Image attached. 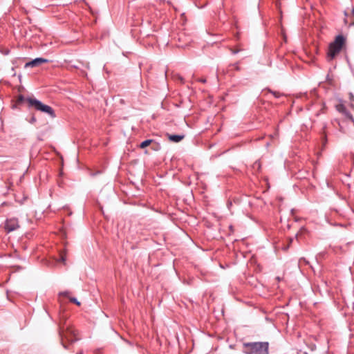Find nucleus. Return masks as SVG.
Listing matches in <instances>:
<instances>
[{"mask_svg": "<svg viewBox=\"0 0 354 354\" xmlns=\"http://www.w3.org/2000/svg\"><path fill=\"white\" fill-rule=\"evenodd\" d=\"M346 45V38L342 35H338L335 40L329 44L327 57L329 61L333 60Z\"/></svg>", "mask_w": 354, "mask_h": 354, "instance_id": "nucleus-1", "label": "nucleus"}, {"mask_svg": "<svg viewBox=\"0 0 354 354\" xmlns=\"http://www.w3.org/2000/svg\"><path fill=\"white\" fill-rule=\"evenodd\" d=\"M248 354H268L269 343L268 342H247L243 344Z\"/></svg>", "mask_w": 354, "mask_h": 354, "instance_id": "nucleus-2", "label": "nucleus"}, {"mask_svg": "<svg viewBox=\"0 0 354 354\" xmlns=\"http://www.w3.org/2000/svg\"><path fill=\"white\" fill-rule=\"evenodd\" d=\"M27 102L30 107H33L37 111L45 113L53 118L56 117L55 111L51 106L43 104L41 101L35 98L28 97Z\"/></svg>", "mask_w": 354, "mask_h": 354, "instance_id": "nucleus-3", "label": "nucleus"}, {"mask_svg": "<svg viewBox=\"0 0 354 354\" xmlns=\"http://www.w3.org/2000/svg\"><path fill=\"white\" fill-rule=\"evenodd\" d=\"M59 335L62 337V341L64 340V338L71 342L77 339V338L75 337V330L73 328L67 327L66 332H64L63 330H60Z\"/></svg>", "mask_w": 354, "mask_h": 354, "instance_id": "nucleus-4", "label": "nucleus"}, {"mask_svg": "<svg viewBox=\"0 0 354 354\" xmlns=\"http://www.w3.org/2000/svg\"><path fill=\"white\" fill-rule=\"evenodd\" d=\"M19 227L18 219L16 218H8L5 221L4 228L7 232L16 230Z\"/></svg>", "mask_w": 354, "mask_h": 354, "instance_id": "nucleus-5", "label": "nucleus"}, {"mask_svg": "<svg viewBox=\"0 0 354 354\" xmlns=\"http://www.w3.org/2000/svg\"><path fill=\"white\" fill-rule=\"evenodd\" d=\"M336 110L342 113L346 118L350 120L352 122H354V118L353 115L351 114V113L346 109V106L340 103L339 104L336 105Z\"/></svg>", "mask_w": 354, "mask_h": 354, "instance_id": "nucleus-6", "label": "nucleus"}, {"mask_svg": "<svg viewBox=\"0 0 354 354\" xmlns=\"http://www.w3.org/2000/svg\"><path fill=\"white\" fill-rule=\"evenodd\" d=\"M47 62H48V59L41 58V57H37L30 62H27L25 64L24 67L25 68H28V67L33 68V67L38 66L41 65V64L47 63Z\"/></svg>", "mask_w": 354, "mask_h": 354, "instance_id": "nucleus-7", "label": "nucleus"}, {"mask_svg": "<svg viewBox=\"0 0 354 354\" xmlns=\"http://www.w3.org/2000/svg\"><path fill=\"white\" fill-rule=\"evenodd\" d=\"M167 136L169 141L173 142H179L185 138L184 135H171L169 133L167 134Z\"/></svg>", "mask_w": 354, "mask_h": 354, "instance_id": "nucleus-8", "label": "nucleus"}, {"mask_svg": "<svg viewBox=\"0 0 354 354\" xmlns=\"http://www.w3.org/2000/svg\"><path fill=\"white\" fill-rule=\"evenodd\" d=\"M152 142L153 140H146L140 143V147L142 149L145 148L146 147L149 146Z\"/></svg>", "mask_w": 354, "mask_h": 354, "instance_id": "nucleus-9", "label": "nucleus"}, {"mask_svg": "<svg viewBox=\"0 0 354 354\" xmlns=\"http://www.w3.org/2000/svg\"><path fill=\"white\" fill-rule=\"evenodd\" d=\"M261 167V162L259 160L254 162L253 165H252V167L254 169H257V171H260Z\"/></svg>", "mask_w": 354, "mask_h": 354, "instance_id": "nucleus-10", "label": "nucleus"}, {"mask_svg": "<svg viewBox=\"0 0 354 354\" xmlns=\"http://www.w3.org/2000/svg\"><path fill=\"white\" fill-rule=\"evenodd\" d=\"M349 100L351 101L350 107L354 110V95L352 93H349Z\"/></svg>", "mask_w": 354, "mask_h": 354, "instance_id": "nucleus-11", "label": "nucleus"}, {"mask_svg": "<svg viewBox=\"0 0 354 354\" xmlns=\"http://www.w3.org/2000/svg\"><path fill=\"white\" fill-rule=\"evenodd\" d=\"M270 92L276 98H279L283 95V93H281L279 91H270Z\"/></svg>", "mask_w": 354, "mask_h": 354, "instance_id": "nucleus-12", "label": "nucleus"}, {"mask_svg": "<svg viewBox=\"0 0 354 354\" xmlns=\"http://www.w3.org/2000/svg\"><path fill=\"white\" fill-rule=\"evenodd\" d=\"M69 300L71 302L74 303L77 306H80V302L78 301L75 297H69Z\"/></svg>", "mask_w": 354, "mask_h": 354, "instance_id": "nucleus-13", "label": "nucleus"}, {"mask_svg": "<svg viewBox=\"0 0 354 354\" xmlns=\"http://www.w3.org/2000/svg\"><path fill=\"white\" fill-rule=\"evenodd\" d=\"M325 128H326V126H324L323 127V133H322V139H323V142H324V144H325L327 141V138H326V134L325 133Z\"/></svg>", "mask_w": 354, "mask_h": 354, "instance_id": "nucleus-14", "label": "nucleus"}, {"mask_svg": "<svg viewBox=\"0 0 354 354\" xmlns=\"http://www.w3.org/2000/svg\"><path fill=\"white\" fill-rule=\"evenodd\" d=\"M24 101H26V102H27V98L26 99V98H25L23 95H19L18 99H17V102H18L19 103H20V102H24Z\"/></svg>", "mask_w": 354, "mask_h": 354, "instance_id": "nucleus-15", "label": "nucleus"}, {"mask_svg": "<svg viewBox=\"0 0 354 354\" xmlns=\"http://www.w3.org/2000/svg\"><path fill=\"white\" fill-rule=\"evenodd\" d=\"M351 21L349 25L353 26L354 25V8L352 10V16L351 17Z\"/></svg>", "mask_w": 354, "mask_h": 354, "instance_id": "nucleus-16", "label": "nucleus"}, {"mask_svg": "<svg viewBox=\"0 0 354 354\" xmlns=\"http://www.w3.org/2000/svg\"><path fill=\"white\" fill-rule=\"evenodd\" d=\"M66 254H63L62 252H61L60 254V261H62L63 263L65 262L66 261Z\"/></svg>", "mask_w": 354, "mask_h": 354, "instance_id": "nucleus-17", "label": "nucleus"}, {"mask_svg": "<svg viewBox=\"0 0 354 354\" xmlns=\"http://www.w3.org/2000/svg\"><path fill=\"white\" fill-rule=\"evenodd\" d=\"M326 82H328L330 84H332L333 78L329 74H328L326 76Z\"/></svg>", "mask_w": 354, "mask_h": 354, "instance_id": "nucleus-18", "label": "nucleus"}, {"mask_svg": "<svg viewBox=\"0 0 354 354\" xmlns=\"http://www.w3.org/2000/svg\"><path fill=\"white\" fill-rule=\"evenodd\" d=\"M68 294H69V292H68V291H64V292H59V296L63 295V296L68 297Z\"/></svg>", "mask_w": 354, "mask_h": 354, "instance_id": "nucleus-19", "label": "nucleus"}, {"mask_svg": "<svg viewBox=\"0 0 354 354\" xmlns=\"http://www.w3.org/2000/svg\"><path fill=\"white\" fill-rule=\"evenodd\" d=\"M292 241H293V239H289V244L287 246L283 248L284 250H287L288 249V248L290 247V244L292 242Z\"/></svg>", "mask_w": 354, "mask_h": 354, "instance_id": "nucleus-20", "label": "nucleus"}, {"mask_svg": "<svg viewBox=\"0 0 354 354\" xmlns=\"http://www.w3.org/2000/svg\"><path fill=\"white\" fill-rule=\"evenodd\" d=\"M198 82H202V83H205L206 82V79L205 78H200L198 80Z\"/></svg>", "mask_w": 354, "mask_h": 354, "instance_id": "nucleus-21", "label": "nucleus"}, {"mask_svg": "<svg viewBox=\"0 0 354 354\" xmlns=\"http://www.w3.org/2000/svg\"><path fill=\"white\" fill-rule=\"evenodd\" d=\"M239 52V50H232V54H236Z\"/></svg>", "mask_w": 354, "mask_h": 354, "instance_id": "nucleus-22", "label": "nucleus"}, {"mask_svg": "<svg viewBox=\"0 0 354 354\" xmlns=\"http://www.w3.org/2000/svg\"><path fill=\"white\" fill-rule=\"evenodd\" d=\"M35 121H36L35 118V117H32V118H31V121H30V122H31V123H32V122H35Z\"/></svg>", "mask_w": 354, "mask_h": 354, "instance_id": "nucleus-23", "label": "nucleus"}, {"mask_svg": "<svg viewBox=\"0 0 354 354\" xmlns=\"http://www.w3.org/2000/svg\"><path fill=\"white\" fill-rule=\"evenodd\" d=\"M344 21H345V23H346V24H347V23H348V19H344Z\"/></svg>", "mask_w": 354, "mask_h": 354, "instance_id": "nucleus-24", "label": "nucleus"}, {"mask_svg": "<svg viewBox=\"0 0 354 354\" xmlns=\"http://www.w3.org/2000/svg\"><path fill=\"white\" fill-rule=\"evenodd\" d=\"M344 15H345V16H346V17L348 16V15H347V13H346V12H344Z\"/></svg>", "mask_w": 354, "mask_h": 354, "instance_id": "nucleus-25", "label": "nucleus"}]
</instances>
